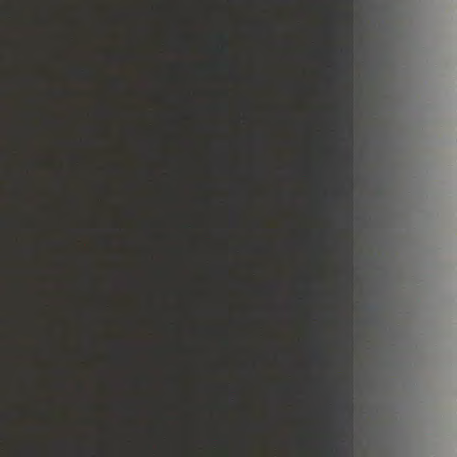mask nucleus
Segmentation results:
<instances>
[{"label":"nucleus","instance_id":"39448f33","mask_svg":"<svg viewBox=\"0 0 457 457\" xmlns=\"http://www.w3.org/2000/svg\"><path fill=\"white\" fill-rule=\"evenodd\" d=\"M341 54H344V55H345V56H348V55L350 54V51H349V50H346V49H345V50H342V51H341Z\"/></svg>","mask_w":457,"mask_h":457},{"label":"nucleus","instance_id":"f257e3e1","mask_svg":"<svg viewBox=\"0 0 457 457\" xmlns=\"http://www.w3.org/2000/svg\"><path fill=\"white\" fill-rule=\"evenodd\" d=\"M220 46L218 47L219 51L223 54H228V38L225 36H220L219 37Z\"/></svg>","mask_w":457,"mask_h":457},{"label":"nucleus","instance_id":"7ed1b4c3","mask_svg":"<svg viewBox=\"0 0 457 457\" xmlns=\"http://www.w3.org/2000/svg\"><path fill=\"white\" fill-rule=\"evenodd\" d=\"M75 71H76V74H78L79 76H85L89 73V71H87L86 69H79V70H76Z\"/></svg>","mask_w":457,"mask_h":457},{"label":"nucleus","instance_id":"f03ea898","mask_svg":"<svg viewBox=\"0 0 457 457\" xmlns=\"http://www.w3.org/2000/svg\"><path fill=\"white\" fill-rule=\"evenodd\" d=\"M345 23L346 22V11L348 8L349 4H353V2H347L345 1ZM346 33V26L345 25V34Z\"/></svg>","mask_w":457,"mask_h":457},{"label":"nucleus","instance_id":"20e7f679","mask_svg":"<svg viewBox=\"0 0 457 457\" xmlns=\"http://www.w3.org/2000/svg\"><path fill=\"white\" fill-rule=\"evenodd\" d=\"M345 69H344V67H343V66H340V67H338V68H337V75H338L339 77L343 78V77H344V75H345Z\"/></svg>","mask_w":457,"mask_h":457}]
</instances>
